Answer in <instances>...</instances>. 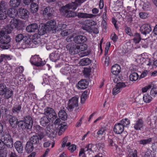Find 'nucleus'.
Wrapping results in <instances>:
<instances>
[{"mask_svg":"<svg viewBox=\"0 0 157 157\" xmlns=\"http://www.w3.org/2000/svg\"><path fill=\"white\" fill-rule=\"evenodd\" d=\"M11 33V30L8 31L6 29L0 31V47L4 49H7L10 48L11 45L10 44L11 38L7 35Z\"/></svg>","mask_w":157,"mask_h":157,"instance_id":"1","label":"nucleus"},{"mask_svg":"<svg viewBox=\"0 0 157 157\" xmlns=\"http://www.w3.org/2000/svg\"><path fill=\"white\" fill-rule=\"evenodd\" d=\"M78 97L75 96L69 100L67 104V107L68 110L70 111H72L74 108H75V113H77L78 111L79 108L78 107Z\"/></svg>","mask_w":157,"mask_h":157,"instance_id":"2","label":"nucleus"},{"mask_svg":"<svg viewBox=\"0 0 157 157\" xmlns=\"http://www.w3.org/2000/svg\"><path fill=\"white\" fill-rule=\"evenodd\" d=\"M1 135V139L6 144V146L8 148L13 146V141L11 135L9 132H3Z\"/></svg>","mask_w":157,"mask_h":157,"instance_id":"3","label":"nucleus"},{"mask_svg":"<svg viewBox=\"0 0 157 157\" xmlns=\"http://www.w3.org/2000/svg\"><path fill=\"white\" fill-rule=\"evenodd\" d=\"M44 114L50 119L54 120L57 117V115L54 109L50 107H47L44 110Z\"/></svg>","mask_w":157,"mask_h":157,"instance_id":"4","label":"nucleus"},{"mask_svg":"<svg viewBox=\"0 0 157 157\" xmlns=\"http://www.w3.org/2000/svg\"><path fill=\"white\" fill-rule=\"evenodd\" d=\"M68 9H70L69 7L66 6V5L61 7L60 11L63 13L64 16L70 17H74L77 15V13L72 12V11L69 10Z\"/></svg>","mask_w":157,"mask_h":157,"instance_id":"5","label":"nucleus"},{"mask_svg":"<svg viewBox=\"0 0 157 157\" xmlns=\"http://www.w3.org/2000/svg\"><path fill=\"white\" fill-rule=\"evenodd\" d=\"M41 59L38 56L35 55L32 56L30 59V62L33 65L40 67L43 66L45 63L44 62L41 61Z\"/></svg>","mask_w":157,"mask_h":157,"instance_id":"6","label":"nucleus"},{"mask_svg":"<svg viewBox=\"0 0 157 157\" xmlns=\"http://www.w3.org/2000/svg\"><path fill=\"white\" fill-rule=\"evenodd\" d=\"M22 104L18 103L14 105L11 109L12 114L15 116L19 117V114L22 112Z\"/></svg>","mask_w":157,"mask_h":157,"instance_id":"7","label":"nucleus"},{"mask_svg":"<svg viewBox=\"0 0 157 157\" xmlns=\"http://www.w3.org/2000/svg\"><path fill=\"white\" fill-rule=\"evenodd\" d=\"M54 12V10L52 7L48 6L45 8L43 11V15L45 19H51Z\"/></svg>","mask_w":157,"mask_h":157,"instance_id":"8","label":"nucleus"},{"mask_svg":"<svg viewBox=\"0 0 157 157\" xmlns=\"http://www.w3.org/2000/svg\"><path fill=\"white\" fill-rule=\"evenodd\" d=\"M77 47V45L73 44L71 43L67 44L66 47L70 53L72 55H74L78 53V48Z\"/></svg>","mask_w":157,"mask_h":157,"instance_id":"9","label":"nucleus"},{"mask_svg":"<svg viewBox=\"0 0 157 157\" xmlns=\"http://www.w3.org/2000/svg\"><path fill=\"white\" fill-rule=\"evenodd\" d=\"M17 14L19 18L26 20L29 17V12L26 9L21 8L18 10Z\"/></svg>","mask_w":157,"mask_h":157,"instance_id":"10","label":"nucleus"},{"mask_svg":"<svg viewBox=\"0 0 157 157\" xmlns=\"http://www.w3.org/2000/svg\"><path fill=\"white\" fill-rule=\"evenodd\" d=\"M48 31H52L53 33H55L54 30L56 28V25L55 21L51 20L46 22L45 25Z\"/></svg>","mask_w":157,"mask_h":157,"instance_id":"11","label":"nucleus"},{"mask_svg":"<svg viewBox=\"0 0 157 157\" xmlns=\"http://www.w3.org/2000/svg\"><path fill=\"white\" fill-rule=\"evenodd\" d=\"M33 128L35 132L40 137V140H41L45 136L44 129L41 127L39 125H36L33 126Z\"/></svg>","mask_w":157,"mask_h":157,"instance_id":"12","label":"nucleus"},{"mask_svg":"<svg viewBox=\"0 0 157 157\" xmlns=\"http://www.w3.org/2000/svg\"><path fill=\"white\" fill-rule=\"evenodd\" d=\"M41 42L40 36L37 34H34L32 37V40L30 42V45L33 48L36 47V46L39 45Z\"/></svg>","mask_w":157,"mask_h":157,"instance_id":"13","label":"nucleus"},{"mask_svg":"<svg viewBox=\"0 0 157 157\" xmlns=\"http://www.w3.org/2000/svg\"><path fill=\"white\" fill-rule=\"evenodd\" d=\"M95 21L91 19L87 20L85 21L84 26H82V29L87 31H90L91 30V26L96 25Z\"/></svg>","mask_w":157,"mask_h":157,"instance_id":"14","label":"nucleus"},{"mask_svg":"<svg viewBox=\"0 0 157 157\" xmlns=\"http://www.w3.org/2000/svg\"><path fill=\"white\" fill-rule=\"evenodd\" d=\"M17 126L19 129L22 130H30L32 128L30 127L27 123L25 122L23 120L19 121L17 123Z\"/></svg>","mask_w":157,"mask_h":157,"instance_id":"15","label":"nucleus"},{"mask_svg":"<svg viewBox=\"0 0 157 157\" xmlns=\"http://www.w3.org/2000/svg\"><path fill=\"white\" fill-rule=\"evenodd\" d=\"M16 117L12 114L8 115V121L10 124V126L13 128L15 127L17 125V122L19 121Z\"/></svg>","mask_w":157,"mask_h":157,"instance_id":"16","label":"nucleus"},{"mask_svg":"<svg viewBox=\"0 0 157 157\" xmlns=\"http://www.w3.org/2000/svg\"><path fill=\"white\" fill-rule=\"evenodd\" d=\"M140 30L141 33L145 35L150 33L152 30L150 25L148 24L143 25Z\"/></svg>","mask_w":157,"mask_h":157,"instance_id":"17","label":"nucleus"},{"mask_svg":"<svg viewBox=\"0 0 157 157\" xmlns=\"http://www.w3.org/2000/svg\"><path fill=\"white\" fill-rule=\"evenodd\" d=\"M73 40L75 43L80 44L85 42L87 40V38L84 36L80 35L74 37Z\"/></svg>","mask_w":157,"mask_h":157,"instance_id":"18","label":"nucleus"},{"mask_svg":"<svg viewBox=\"0 0 157 157\" xmlns=\"http://www.w3.org/2000/svg\"><path fill=\"white\" fill-rule=\"evenodd\" d=\"M88 82L86 79H82L78 82L76 86L78 89L83 90L87 88Z\"/></svg>","mask_w":157,"mask_h":157,"instance_id":"19","label":"nucleus"},{"mask_svg":"<svg viewBox=\"0 0 157 157\" xmlns=\"http://www.w3.org/2000/svg\"><path fill=\"white\" fill-rule=\"evenodd\" d=\"M38 26L37 24L33 23L27 26L26 28V31L28 33H31L37 32Z\"/></svg>","mask_w":157,"mask_h":157,"instance_id":"20","label":"nucleus"},{"mask_svg":"<svg viewBox=\"0 0 157 157\" xmlns=\"http://www.w3.org/2000/svg\"><path fill=\"white\" fill-rule=\"evenodd\" d=\"M86 0H75V2L67 4L66 6H68L70 9L75 10L78 6V4H81Z\"/></svg>","mask_w":157,"mask_h":157,"instance_id":"21","label":"nucleus"},{"mask_svg":"<svg viewBox=\"0 0 157 157\" xmlns=\"http://www.w3.org/2000/svg\"><path fill=\"white\" fill-rule=\"evenodd\" d=\"M124 130L123 126L120 123L116 124L113 128L114 132L117 134H119L122 133Z\"/></svg>","mask_w":157,"mask_h":157,"instance_id":"22","label":"nucleus"},{"mask_svg":"<svg viewBox=\"0 0 157 157\" xmlns=\"http://www.w3.org/2000/svg\"><path fill=\"white\" fill-rule=\"evenodd\" d=\"M50 121L48 118L46 117H43L40 118V123L43 126L47 127L50 126H52L51 125H50Z\"/></svg>","mask_w":157,"mask_h":157,"instance_id":"23","label":"nucleus"},{"mask_svg":"<svg viewBox=\"0 0 157 157\" xmlns=\"http://www.w3.org/2000/svg\"><path fill=\"white\" fill-rule=\"evenodd\" d=\"M40 140V137L36 135L31 136L29 141L34 144L35 146L37 147L38 144L39 143Z\"/></svg>","mask_w":157,"mask_h":157,"instance_id":"24","label":"nucleus"},{"mask_svg":"<svg viewBox=\"0 0 157 157\" xmlns=\"http://www.w3.org/2000/svg\"><path fill=\"white\" fill-rule=\"evenodd\" d=\"M121 72V67L118 64H116L113 66L111 68V72L113 74L117 75Z\"/></svg>","mask_w":157,"mask_h":157,"instance_id":"25","label":"nucleus"},{"mask_svg":"<svg viewBox=\"0 0 157 157\" xmlns=\"http://www.w3.org/2000/svg\"><path fill=\"white\" fill-rule=\"evenodd\" d=\"M14 146L18 153H22L23 151V147L22 143L20 141H17L14 144Z\"/></svg>","mask_w":157,"mask_h":157,"instance_id":"26","label":"nucleus"},{"mask_svg":"<svg viewBox=\"0 0 157 157\" xmlns=\"http://www.w3.org/2000/svg\"><path fill=\"white\" fill-rule=\"evenodd\" d=\"M134 128L136 130H140L144 125V121L142 119H139L134 124Z\"/></svg>","mask_w":157,"mask_h":157,"instance_id":"27","label":"nucleus"},{"mask_svg":"<svg viewBox=\"0 0 157 157\" xmlns=\"http://www.w3.org/2000/svg\"><path fill=\"white\" fill-rule=\"evenodd\" d=\"M76 16H77L79 18H93L95 17L96 15L92 14H88L86 13H78L77 14Z\"/></svg>","mask_w":157,"mask_h":157,"instance_id":"28","label":"nucleus"},{"mask_svg":"<svg viewBox=\"0 0 157 157\" xmlns=\"http://www.w3.org/2000/svg\"><path fill=\"white\" fill-rule=\"evenodd\" d=\"M36 147L28 141L26 144L25 150L27 153H30L33 150L34 148Z\"/></svg>","mask_w":157,"mask_h":157,"instance_id":"29","label":"nucleus"},{"mask_svg":"<svg viewBox=\"0 0 157 157\" xmlns=\"http://www.w3.org/2000/svg\"><path fill=\"white\" fill-rule=\"evenodd\" d=\"M67 128V126L65 122H63V124L59 125L57 127V128L59 129V131L58 133V135L59 136H60L65 131Z\"/></svg>","mask_w":157,"mask_h":157,"instance_id":"30","label":"nucleus"},{"mask_svg":"<svg viewBox=\"0 0 157 157\" xmlns=\"http://www.w3.org/2000/svg\"><path fill=\"white\" fill-rule=\"evenodd\" d=\"M49 58L52 61L56 62L60 59V55L56 52H53L50 54Z\"/></svg>","mask_w":157,"mask_h":157,"instance_id":"31","label":"nucleus"},{"mask_svg":"<svg viewBox=\"0 0 157 157\" xmlns=\"http://www.w3.org/2000/svg\"><path fill=\"white\" fill-rule=\"evenodd\" d=\"M7 13L9 17L13 18L15 17L17 13V10L14 8H11L9 9Z\"/></svg>","mask_w":157,"mask_h":157,"instance_id":"32","label":"nucleus"},{"mask_svg":"<svg viewBox=\"0 0 157 157\" xmlns=\"http://www.w3.org/2000/svg\"><path fill=\"white\" fill-rule=\"evenodd\" d=\"M21 2V0H10L9 4L11 7H18L20 6Z\"/></svg>","mask_w":157,"mask_h":157,"instance_id":"33","label":"nucleus"},{"mask_svg":"<svg viewBox=\"0 0 157 157\" xmlns=\"http://www.w3.org/2000/svg\"><path fill=\"white\" fill-rule=\"evenodd\" d=\"M91 60L88 58H84L80 60L79 64L82 66H87L91 63Z\"/></svg>","mask_w":157,"mask_h":157,"instance_id":"34","label":"nucleus"},{"mask_svg":"<svg viewBox=\"0 0 157 157\" xmlns=\"http://www.w3.org/2000/svg\"><path fill=\"white\" fill-rule=\"evenodd\" d=\"M18 21L16 19L13 18L11 19L10 22V29L9 31H12L13 28H17L18 25Z\"/></svg>","mask_w":157,"mask_h":157,"instance_id":"35","label":"nucleus"},{"mask_svg":"<svg viewBox=\"0 0 157 157\" xmlns=\"http://www.w3.org/2000/svg\"><path fill=\"white\" fill-rule=\"evenodd\" d=\"M38 5L36 3L33 2L31 4L30 10L31 13H36L38 11Z\"/></svg>","mask_w":157,"mask_h":157,"instance_id":"36","label":"nucleus"},{"mask_svg":"<svg viewBox=\"0 0 157 157\" xmlns=\"http://www.w3.org/2000/svg\"><path fill=\"white\" fill-rule=\"evenodd\" d=\"M4 94V98L6 99H8L10 98L13 95V92L10 89L8 88Z\"/></svg>","mask_w":157,"mask_h":157,"instance_id":"37","label":"nucleus"},{"mask_svg":"<svg viewBox=\"0 0 157 157\" xmlns=\"http://www.w3.org/2000/svg\"><path fill=\"white\" fill-rule=\"evenodd\" d=\"M58 116L60 118L64 121L67 120V117L66 112L63 110H61L59 112Z\"/></svg>","mask_w":157,"mask_h":157,"instance_id":"38","label":"nucleus"},{"mask_svg":"<svg viewBox=\"0 0 157 157\" xmlns=\"http://www.w3.org/2000/svg\"><path fill=\"white\" fill-rule=\"evenodd\" d=\"M24 121L28 124L30 125V127L32 128L33 126V120L32 117L29 115L25 116L24 117Z\"/></svg>","mask_w":157,"mask_h":157,"instance_id":"39","label":"nucleus"},{"mask_svg":"<svg viewBox=\"0 0 157 157\" xmlns=\"http://www.w3.org/2000/svg\"><path fill=\"white\" fill-rule=\"evenodd\" d=\"M152 140V138H149L145 139H142L139 140L138 142L140 144L145 146L150 144Z\"/></svg>","mask_w":157,"mask_h":157,"instance_id":"40","label":"nucleus"},{"mask_svg":"<svg viewBox=\"0 0 157 157\" xmlns=\"http://www.w3.org/2000/svg\"><path fill=\"white\" fill-rule=\"evenodd\" d=\"M66 27L67 25L65 24H59L57 26H56L55 30H54L55 33L64 29Z\"/></svg>","mask_w":157,"mask_h":157,"instance_id":"41","label":"nucleus"},{"mask_svg":"<svg viewBox=\"0 0 157 157\" xmlns=\"http://www.w3.org/2000/svg\"><path fill=\"white\" fill-rule=\"evenodd\" d=\"M46 134L49 137H53V135L54 133V132L53 129H52L50 128V126L47 127L46 128Z\"/></svg>","mask_w":157,"mask_h":157,"instance_id":"42","label":"nucleus"},{"mask_svg":"<svg viewBox=\"0 0 157 157\" xmlns=\"http://www.w3.org/2000/svg\"><path fill=\"white\" fill-rule=\"evenodd\" d=\"M8 88L6 85L3 83L0 84V95L1 96H3L6 90Z\"/></svg>","mask_w":157,"mask_h":157,"instance_id":"43","label":"nucleus"},{"mask_svg":"<svg viewBox=\"0 0 157 157\" xmlns=\"http://www.w3.org/2000/svg\"><path fill=\"white\" fill-rule=\"evenodd\" d=\"M152 99V98L148 94H144L143 97L144 101L146 103L151 102Z\"/></svg>","mask_w":157,"mask_h":157,"instance_id":"44","label":"nucleus"},{"mask_svg":"<svg viewBox=\"0 0 157 157\" xmlns=\"http://www.w3.org/2000/svg\"><path fill=\"white\" fill-rule=\"evenodd\" d=\"M139 78V75L136 72L132 73L129 76L130 79L131 81H136Z\"/></svg>","mask_w":157,"mask_h":157,"instance_id":"45","label":"nucleus"},{"mask_svg":"<svg viewBox=\"0 0 157 157\" xmlns=\"http://www.w3.org/2000/svg\"><path fill=\"white\" fill-rule=\"evenodd\" d=\"M45 25L44 26L42 27L41 28L38 29L37 31L38 32V35H43L46 33V31H48L47 29H46Z\"/></svg>","mask_w":157,"mask_h":157,"instance_id":"46","label":"nucleus"},{"mask_svg":"<svg viewBox=\"0 0 157 157\" xmlns=\"http://www.w3.org/2000/svg\"><path fill=\"white\" fill-rule=\"evenodd\" d=\"M7 4L4 1H2L0 2V10L6 11Z\"/></svg>","mask_w":157,"mask_h":157,"instance_id":"47","label":"nucleus"},{"mask_svg":"<svg viewBox=\"0 0 157 157\" xmlns=\"http://www.w3.org/2000/svg\"><path fill=\"white\" fill-rule=\"evenodd\" d=\"M134 38L133 39L135 43H138L139 42L141 38L140 34L137 33H136L134 35H133Z\"/></svg>","mask_w":157,"mask_h":157,"instance_id":"48","label":"nucleus"},{"mask_svg":"<svg viewBox=\"0 0 157 157\" xmlns=\"http://www.w3.org/2000/svg\"><path fill=\"white\" fill-rule=\"evenodd\" d=\"M121 124L123 126V127H127L130 123L129 120L127 118H125L121 120V122L119 123Z\"/></svg>","mask_w":157,"mask_h":157,"instance_id":"49","label":"nucleus"},{"mask_svg":"<svg viewBox=\"0 0 157 157\" xmlns=\"http://www.w3.org/2000/svg\"><path fill=\"white\" fill-rule=\"evenodd\" d=\"M7 16L6 11L0 10V20L5 19L7 17Z\"/></svg>","mask_w":157,"mask_h":157,"instance_id":"50","label":"nucleus"},{"mask_svg":"<svg viewBox=\"0 0 157 157\" xmlns=\"http://www.w3.org/2000/svg\"><path fill=\"white\" fill-rule=\"evenodd\" d=\"M88 91L87 90H85L83 93L81 97V102L84 103L87 98Z\"/></svg>","mask_w":157,"mask_h":157,"instance_id":"51","label":"nucleus"},{"mask_svg":"<svg viewBox=\"0 0 157 157\" xmlns=\"http://www.w3.org/2000/svg\"><path fill=\"white\" fill-rule=\"evenodd\" d=\"M78 48V53L79 51H84L86 50L87 48V45L86 44H84L82 45L79 46L77 45Z\"/></svg>","mask_w":157,"mask_h":157,"instance_id":"52","label":"nucleus"},{"mask_svg":"<svg viewBox=\"0 0 157 157\" xmlns=\"http://www.w3.org/2000/svg\"><path fill=\"white\" fill-rule=\"evenodd\" d=\"M127 83L123 82H119L117 83L116 86L119 89L121 90L122 88L125 87L127 86Z\"/></svg>","mask_w":157,"mask_h":157,"instance_id":"53","label":"nucleus"},{"mask_svg":"<svg viewBox=\"0 0 157 157\" xmlns=\"http://www.w3.org/2000/svg\"><path fill=\"white\" fill-rule=\"evenodd\" d=\"M24 36L23 34H19L17 35L15 37V40L17 42H19L23 39Z\"/></svg>","mask_w":157,"mask_h":157,"instance_id":"54","label":"nucleus"},{"mask_svg":"<svg viewBox=\"0 0 157 157\" xmlns=\"http://www.w3.org/2000/svg\"><path fill=\"white\" fill-rule=\"evenodd\" d=\"M124 30L126 33L130 36H133V34L131 32V30L130 28L127 26H126Z\"/></svg>","mask_w":157,"mask_h":157,"instance_id":"55","label":"nucleus"},{"mask_svg":"<svg viewBox=\"0 0 157 157\" xmlns=\"http://www.w3.org/2000/svg\"><path fill=\"white\" fill-rule=\"evenodd\" d=\"M121 91V90L116 85V87L113 89L112 93L114 95H115L119 93Z\"/></svg>","mask_w":157,"mask_h":157,"instance_id":"56","label":"nucleus"},{"mask_svg":"<svg viewBox=\"0 0 157 157\" xmlns=\"http://www.w3.org/2000/svg\"><path fill=\"white\" fill-rule=\"evenodd\" d=\"M8 151L6 150H1L0 151V157H7Z\"/></svg>","mask_w":157,"mask_h":157,"instance_id":"57","label":"nucleus"},{"mask_svg":"<svg viewBox=\"0 0 157 157\" xmlns=\"http://www.w3.org/2000/svg\"><path fill=\"white\" fill-rule=\"evenodd\" d=\"M105 129L104 128H101L97 132V134L98 136H97L98 137L100 135H102L103 134V133L105 132Z\"/></svg>","mask_w":157,"mask_h":157,"instance_id":"58","label":"nucleus"},{"mask_svg":"<svg viewBox=\"0 0 157 157\" xmlns=\"http://www.w3.org/2000/svg\"><path fill=\"white\" fill-rule=\"evenodd\" d=\"M90 30V31L87 32L89 33H92V32L95 34H98L99 33V30L97 28L95 27L91 28Z\"/></svg>","mask_w":157,"mask_h":157,"instance_id":"59","label":"nucleus"},{"mask_svg":"<svg viewBox=\"0 0 157 157\" xmlns=\"http://www.w3.org/2000/svg\"><path fill=\"white\" fill-rule=\"evenodd\" d=\"M137 152L136 150H134L133 151L130 152L129 157H137Z\"/></svg>","mask_w":157,"mask_h":157,"instance_id":"60","label":"nucleus"},{"mask_svg":"<svg viewBox=\"0 0 157 157\" xmlns=\"http://www.w3.org/2000/svg\"><path fill=\"white\" fill-rule=\"evenodd\" d=\"M76 146L73 144L71 146H70L68 148V149L72 152H74L76 150Z\"/></svg>","mask_w":157,"mask_h":157,"instance_id":"61","label":"nucleus"},{"mask_svg":"<svg viewBox=\"0 0 157 157\" xmlns=\"http://www.w3.org/2000/svg\"><path fill=\"white\" fill-rule=\"evenodd\" d=\"M139 15L141 18L145 19L147 17L148 15L146 13L142 12L139 13Z\"/></svg>","mask_w":157,"mask_h":157,"instance_id":"62","label":"nucleus"},{"mask_svg":"<svg viewBox=\"0 0 157 157\" xmlns=\"http://www.w3.org/2000/svg\"><path fill=\"white\" fill-rule=\"evenodd\" d=\"M60 34L63 36H67L69 34V31L67 29L63 30L61 31Z\"/></svg>","mask_w":157,"mask_h":157,"instance_id":"63","label":"nucleus"},{"mask_svg":"<svg viewBox=\"0 0 157 157\" xmlns=\"http://www.w3.org/2000/svg\"><path fill=\"white\" fill-rule=\"evenodd\" d=\"M150 94L152 96H155L157 94V90L156 88H153L151 90L150 92Z\"/></svg>","mask_w":157,"mask_h":157,"instance_id":"64","label":"nucleus"}]
</instances>
